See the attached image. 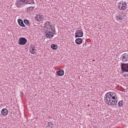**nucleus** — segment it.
Returning a JSON list of instances; mask_svg holds the SVG:
<instances>
[{
    "mask_svg": "<svg viewBox=\"0 0 128 128\" xmlns=\"http://www.w3.org/2000/svg\"><path fill=\"white\" fill-rule=\"evenodd\" d=\"M106 96V99H107V101H108V102L110 101V100H111L112 98H113V100H114L115 101H113L112 102H114V104L116 102H117V99L116 97V94L113 92H110L107 93L105 95Z\"/></svg>",
    "mask_w": 128,
    "mask_h": 128,
    "instance_id": "f257e3e1",
    "label": "nucleus"
},
{
    "mask_svg": "<svg viewBox=\"0 0 128 128\" xmlns=\"http://www.w3.org/2000/svg\"><path fill=\"white\" fill-rule=\"evenodd\" d=\"M16 4L17 6L19 8L21 5L25 3L28 4H34V0H16Z\"/></svg>",
    "mask_w": 128,
    "mask_h": 128,
    "instance_id": "f03ea898",
    "label": "nucleus"
},
{
    "mask_svg": "<svg viewBox=\"0 0 128 128\" xmlns=\"http://www.w3.org/2000/svg\"><path fill=\"white\" fill-rule=\"evenodd\" d=\"M118 3V8L121 10H123L126 9L127 8V5L125 2H122Z\"/></svg>",
    "mask_w": 128,
    "mask_h": 128,
    "instance_id": "7ed1b4c3",
    "label": "nucleus"
},
{
    "mask_svg": "<svg viewBox=\"0 0 128 128\" xmlns=\"http://www.w3.org/2000/svg\"><path fill=\"white\" fill-rule=\"evenodd\" d=\"M121 70L123 72H128V63H121Z\"/></svg>",
    "mask_w": 128,
    "mask_h": 128,
    "instance_id": "20e7f679",
    "label": "nucleus"
},
{
    "mask_svg": "<svg viewBox=\"0 0 128 128\" xmlns=\"http://www.w3.org/2000/svg\"><path fill=\"white\" fill-rule=\"evenodd\" d=\"M44 28L46 29L47 30H52V27L51 22H50L46 21L45 24Z\"/></svg>",
    "mask_w": 128,
    "mask_h": 128,
    "instance_id": "39448f33",
    "label": "nucleus"
},
{
    "mask_svg": "<svg viewBox=\"0 0 128 128\" xmlns=\"http://www.w3.org/2000/svg\"><path fill=\"white\" fill-rule=\"evenodd\" d=\"M120 59L123 62H126L128 61V54L127 53H124L120 56Z\"/></svg>",
    "mask_w": 128,
    "mask_h": 128,
    "instance_id": "423d86ee",
    "label": "nucleus"
},
{
    "mask_svg": "<svg viewBox=\"0 0 128 128\" xmlns=\"http://www.w3.org/2000/svg\"><path fill=\"white\" fill-rule=\"evenodd\" d=\"M27 42V40L24 38L21 37L19 39L18 44L20 45H24Z\"/></svg>",
    "mask_w": 128,
    "mask_h": 128,
    "instance_id": "0eeeda50",
    "label": "nucleus"
},
{
    "mask_svg": "<svg viewBox=\"0 0 128 128\" xmlns=\"http://www.w3.org/2000/svg\"><path fill=\"white\" fill-rule=\"evenodd\" d=\"M52 32L51 31H48L46 32V36L47 38L50 39L52 38L54 36L53 34L55 33V30L52 31Z\"/></svg>",
    "mask_w": 128,
    "mask_h": 128,
    "instance_id": "6e6552de",
    "label": "nucleus"
},
{
    "mask_svg": "<svg viewBox=\"0 0 128 128\" xmlns=\"http://www.w3.org/2000/svg\"><path fill=\"white\" fill-rule=\"evenodd\" d=\"M83 36V32L81 30H77L75 33L76 38L81 37Z\"/></svg>",
    "mask_w": 128,
    "mask_h": 128,
    "instance_id": "1a4fd4ad",
    "label": "nucleus"
},
{
    "mask_svg": "<svg viewBox=\"0 0 128 128\" xmlns=\"http://www.w3.org/2000/svg\"><path fill=\"white\" fill-rule=\"evenodd\" d=\"M104 100H105V102H106V103L109 105H115L116 104V103L117 102H115V103H114V104L113 103H114V102H112V101H115L114 100H113V98H112V99H111V100H110V102H108H108H107V99H106V96H105L104 97Z\"/></svg>",
    "mask_w": 128,
    "mask_h": 128,
    "instance_id": "9d476101",
    "label": "nucleus"
},
{
    "mask_svg": "<svg viewBox=\"0 0 128 128\" xmlns=\"http://www.w3.org/2000/svg\"><path fill=\"white\" fill-rule=\"evenodd\" d=\"M8 113L7 110L5 108H3L1 111V114L3 116H6Z\"/></svg>",
    "mask_w": 128,
    "mask_h": 128,
    "instance_id": "9b49d317",
    "label": "nucleus"
},
{
    "mask_svg": "<svg viewBox=\"0 0 128 128\" xmlns=\"http://www.w3.org/2000/svg\"><path fill=\"white\" fill-rule=\"evenodd\" d=\"M35 18L39 22L42 20L44 19L43 16L40 15H36Z\"/></svg>",
    "mask_w": 128,
    "mask_h": 128,
    "instance_id": "f8f14e48",
    "label": "nucleus"
},
{
    "mask_svg": "<svg viewBox=\"0 0 128 128\" xmlns=\"http://www.w3.org/2000/svg\"><path fill=\"white\" fill-rule=\"evenodd\" d=\"M18 22L20 26L23 27H26L23 21L20 19H18Z\"/></svg>",
    "mask_w": 128,
    "mask_h": 128,
    "instance_id": "ddd939ff",
    "label": "nucleus"
},
{
    "mask_svg": "<svg viewBox=\"0 0 128 128\" xmlns=\"http://www.w3.org/2000/svg\"><path fill=\"white\" fill-rule=\"evenodd\" d=\"M46 127L47 128H53L54 125L51 122H48L46 124Z\"/></svg>",
    "mask_w": 128,
    "mask_h": 128,
    "instance_id": "4468645a",
    "label": "nucleus"
},
{
    "mask_svg": "<svg viewBox=\"0 0 128 128\" xmlns=\"http://www.w3.org/2000/svg\"><path fill=\"white\" fill-rule=\"evenodd\" d=\"M82 39L81 38H78L76 39L75 42L78 44H80L82 43Z\"/></svg>",
    "mask_w": 128,
    "mask_h": 128,
    "instance_id": "2eb2a0df",
    "label": "nucleus"
},
{
    "mask_svg": "<svg viewBox=\"0 0 128 128\" xmlns=\"http://www.w3.org/2000/svg\"><path fill=\"white\" fill-rule=\"evenodd\" d=\"M57 74L59 76H62L64 74V71L62 70H60L58 71Z\"/></svg>",
    "mask_w": 128,
    "mask_h": 128,
    "instance_id": "dca6fc26",
    "label": "nucleus"
},
{
    "mask_svg": "<svg viewBox=\"0 0 128 128\" xmlns=\"http://www.w3.org/2000/svg\"><path fill=\"white\" fill-rule=\"evenodd\" d=\"M119 16H118L117 18V19L118 20H119V21H124V16H121V15H119Z\"/></svg>",
    "mask_w": 128,
    "mask_h": 128,
    "instance_id": "f3484780",
    "label": "nucleus"
},
{
    "mask_svg": "<svg viewBox=\"0 0 128 128\" xmlns=\"http://www.w3.org/2000/svg\"><path fill=\"white\" fill-rule=\"evenodd\" d=\"M30 52L32 54H34L35 52V50L34 49V46L30 48Z\"/></svg>",
    "mask_w": 128,
    "mask_h": 128,
    "instance_id": "a211bd4d",
    "label": "nucleus"
},
{
    "mask_svg": "<svg viewBox=\"0 0 128 128\" xmlns=\"http://www.w3.org/2000/svg\"><path fill=\"white\" fill-rule=\"evenodd\" d=\"M123 103V102L122 100L120 101L118 103V106L120 107H122V106Z\"/></svg>",
    "mask_w": 128,
    "mask_h": 128,
    "instance_id": "6ab92c4d",
    "label": "nucleus"
},
{
    "mask_svg": "<svg viewBox=\"0 0 128 128\" xmlns=\"http://www.w3.org/2000/svg\"><path fill=\"white\" fill-rule=\"evenodd\" d=\"M24 22L28 26H30L29 20H24Z\"/></svg>",
    "mask_w": 128,
    "mask_h": 128,
    "instance_id": "aec40b11",
    "label": "nucleus"
},
{
    "mask_svg": "<svg viewBox=\"0 0 128 128\" xmlns=\"http://www.w3.org/2000/svg\"><path fill=\"white\" fill-rule=\"evenodd\" d=\"M51 48L53 49L56 50L57 48V45H56L54 44H52L51 46Z\"/></svg>",
    "mask_w": 128,
    "mask_h": 128,
    "instance_id": "412c9836",
    "label": "nucleus"
},
{
    "mask_svg": "<svg viewBox=\"0 0 128 128\" xmlns=\"http://www.w3.org/2000/svg\"><path fill=\"white\" fill-rule=\"evenodd\" d=\"M34 8V7L30 6L28 8L27 10L28 12H30V11L32 10Z\"/></svg>",
    "mask_w": 128,
    "mask_h": 128,
    "instance_id": "4be33fe9",
    "label": "nucleus"
},
{
    "mask_svg": "<svg viewBox=\"0 0 128 128\" xmlns=\"http://www.w3.org/2000/svg\"><path fill=\"white\" fill-rule=\"evenodd\" d=\"M74 126H74V128H77V127H76V123H75V124H74Z\"/></svg>",
    "mask_w": 128,
    "mask_h": 128,
    "instance_id": "5701e85b",
    "label": "nucleus"
},
{
    "mask_svg": "<svg viewBox=\"0 0 128 128\" xmlns=\"http://www.w3.org/2000/svg\"><path fill=\"white\" fill-rule=\"evenodd\" d=\"M128 74H124V77H126L127 75V76H128Z\"/></svg>",
    "mask_w": 128,
    "mask_h": 128,
    "instance_id": "b1692460",
    "label": "nucleus"
},
{
    "mask_svg": "<svg viewBox=\"0 0 128 128\" xmlns=\"http://www.w3.org/2000/svg\"><path fill=\"white\" fill-rule=\"evenodd\" d=\"M20 96H22L23 94V93H22V92H20Z\"/></svg>",
    "mask_w": 128,
    "mask_h": 128,
    "instance_id": "393cba45",
    "label": "nucleus"
},
{
    "mask_svg": "<svg viewBox=\"0 0 128 128\" xmlns=\"http://www.w3.org/2000/svg\"><path fill=\"white\" fill-rule=\"evenodd\" d=\"M86 42L84 44H83V46H84L85 45V46H86Z\"/></svg>",
    "mask_w": 128,
    "mask_h": 128,
    "instance_id": "a878e982",
    "label": "nucleus"
},
{
    "mask_svg": "<svg viewBox=\"0 0 128 128\" xmlns=\"http://www.w3.org/2000/svg\"><path fill=\"white\" fill-rule=\"evenodd\" d=\"M122 91L123 92H125V89L124 90Z\"/></svg>",
    "mask_w": 128,
    "mask_h": 128,
    "instance_id": "bb28decb",
    "label": "nucleus"
}]
</instances>
